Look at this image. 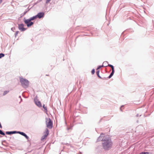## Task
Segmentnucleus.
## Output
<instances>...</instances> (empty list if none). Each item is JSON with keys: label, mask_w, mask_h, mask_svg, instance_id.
<instances>
[{"label": "nucleus", "mask_w": 154, "mask_h": 154, "mask_svg": "<svg viewBox=\"0 0 154 154\" xmlns=\"http://www.w3.org/2000/svg\"><path fill=\"white\" fill-rule=\"evenodd\" d=\"M102 145L103 149L106 150H109L111 148L112 143L111 139L108 136H104L102 139Z\"/></svg>", "instance_id": "nucleus-1"}, {"label": "nucleus", "mask_w": 154, "mask_h": 154, "mask_svg": "<svg viewBox=\"0 0 154 154\" xmlns=\"http://www.w3.org/2000/svg\"><path fill=\"white\" fill-rule=\"evenodd\" d=\"M20 82L23 87L26 88L28 86L29 82L27 80L21 78L20 79Z\"/></svg>", "instance_id": "nucleus-2"}, {"label": "nucleus", "mask_w": 154, "mask_h": 154, "mask_svg": "<svg viewBox=\"0 0 154 154\" xmlns=\"http://www.w3.org/2000/svg\"><path fill=\"white\" fill-rule=\"evenodd\" d=\"M46 122L47 127L49 128H51L52 127V122L50 119H46Z\"/></svg>", "instance_id": "nucleus-3"}, {"label": "nucleus", "mask_w": 154, "mask_h": 154, "mask_svg": "<svg viewBox=\"0 0 154 154\" xmlns=\"http://www.w3.org/2000/svg\"><path fill=\"white\" fill-rule=\"evenodd\" d=\"M28 19H26L25 18L24 19V22L26 24L28 27H29L33 24V23L31 22V21H27Z\"/></svg>", "instance_id": "nucleus-4"}, {"label": "nucleus", "mask_w": 154, "mask_h": 154, "mask_svg": "<svg viewBox=\"0 0 154 154\" xmlns=\"http://www.w3.org/2000/svg\"><path fill=\"white\" fill-rule=\"evenodd\" d=\"M18 28L22 31H24L26 29V28H24V25L23 24H19Z\"/></svg>", "instance_id": "nucleus-5"}, {"label": "nucleus", "mask_w": 154, "mask_h": 154, "mask_svg": "<svg viewBox=\"0 0 154 154\" xmlns=\"http://www.w3.org/2000/svg\"><path fill=\"white\" fill-rule=\"evenodd\" d=\"M49 131L47 129L46 130V131L44 135L41 138V140H43L46 137H47Z\"/></svg>", "instance_id": "nucleus-6"}, {"label": "nucleus", "mask_w": 154, "mask_h": 154, "mask_svg": "<svg viewBox=\"0 0 154 154\" xmlns=\"http://www.w3.org/2000/svg\"><path fill=\"white\" fill-rule=\"evenodd\" d=\"M36 16H37V18L38 17L39 18H41L43 17L44 13L43 12L39 13Z\"/></svg>", "instance_id": "nucleus-7"}, {"label": "nucleus", "mask_w": 154, "mask_h": 154, "mask_svg": "<svg viewBox=\"0 0 154 154\" xmlns=\"http://www.w3.org/2000/svg\"><path fill=\"white\" fill-rule=\"evenodd\" d=\"M18 133L20 134L21 135L24 136L26 139H28L29 137L25 133H24L23 132H20V131H18Z\"/></svg>", "instance_id": "nucleus-8"}, {"label": "nucleus", "mask_w": 154, "mask_h": 154, "mask_svg": "<svg viewBox=\"0 0 154 154\" xmlns=\"http://www.w3.org/2000/svg\"><path fill=\"white\" fill-rule=\"evenodd\" d=\"M35 103L36 104L38 107H42V104L38 100H36L35 101Z\"/></svg>", "instance_id": "nucleus-9"}, {"label": "nucleus", "mask_w": 154, "mask_h": 154, "mask_svg": "<svg viewBox=\"0 0 154 154\" xmlns=\"http://www.w3.org/2000/svg\"><path fill=\"white\" fill-rule=\"evenodd\" d=\"M37 18V16H33L32 17H31L29 19H28V20H27V21H31L32 20H33L36 19Z\"/></svg>", "instance_id": "nucleus-10"}, {"label": "nucleus", "mask_w": 154, "mask_h": 154, "mask_svg": "<svg viewBox=\"0 0 154 154\" xmlns=\"http://www.w3.org/2000/svg\"><path fill=\"white\" fill-rule=\"evenodd\" d=\"M108 62L107 61H104L103 63V65H102V66H104V67H106L108 66Z\"/></svg>", "instance_id": "nucleus-11"}, {"label": "nucleus", "mask_w": 154, "mask_h": 154, "mask_svg": "<svg viewBox=\"0 0 154 154\" xmlns=\"http://www.w3.org/2000/svg\"><path fill=\"white\" fill-rule=\"evenodd\" d=\"M114 70H112V72L110 75L108 77V78L109 79L113 75L114 73Z\"/></svg>", "instance_id": "nucleus-12"}, {"label": "nucleus", "mask_w": 154, "mask_h": 154, "mask_svg": "<svg viewBox=\"0 0 154 154\" xmlns=\"http://www.w3.org/2000/svg\"><path fill=\"white\" fill-rule=\"evenodd\" d=\"M15 133V131H10V132L7 131L6 133L8 134H14Z\"/></svg>", "instance_id": "nucleus-13"}, {"label": "nucleus", "mask_w": 154, "mask_h": 154, "mask_svg": "<svg viewBox=\"0 0 154 154\" xmlns=\"http://www.w3.org/2000/svg\"><path fill=\"white\" fill-rule=\"evenodd\" d=\"M108 66L112 68V70H114V67L112 65L110 64H108Z\"/></svg>", "instance_id": "nucleus-14"}, {"label": "nucleus", "mask_w": 154, "mask_h": 154, "mask_svg": "<svg viewBox=\"0 0 154 154\" xmlns=\"http://www.w3.org/2000/svg\"><path fill=\"white\" fill-rule=\"evenodd\" d=\"M99 72H100L99 70H97V71L96 72V74L99 77L101 78L100 77V75H99Z\"/></svg>", "instance_id": "nucleus-15"}, {"label": "nucleus", "mask_w": 154, "mask_h": 154, "mask_svg": "<svg viewBox=\"0 0 154 154\" xmlns=\"http://www.w3.org/2000/svg\"><path fill=\"white\" fill-rule=\"evenodd\" d=\"M149 152H142L140 153V154H149Z\"/></svg>", "instance_id": "nucleus-16"}, {"label": "nucleus", "mask_w": 154, "mask_h": 154, "mask_svg": "<svg viewBox=\"0 0 154 154\" xmlns=\"http://www.w3.org/2000/svg\"><path fill=\"white\" fill-rule=\"evenodd\" d=\"M4 54L2 53L0 54V58L4 56Z\"/></svg>", "instance_id": "nucleus-17"}, {"label": "nucleus", "mask_w": 154, "mask_h": 154, "mask_svg": "<svg viewBox=\"0 0 154 154\" xmlns=\"http://www.w3.org/2000/svg\"><path fill=\"white\" fill-rule=\"evenodd\" d=\"M19 32L18 31H17L16 32L15 34V37H16L17 36V35L18 33H19Z\"/></svg>", "instance_id": "nucleus-18"}, {"label": "nucleus", "mask_w": 154, "mask_h": 154, "mask_svg": "<svg viewBox=\"0 0 154 154\" xmlns=\"http://www.w3.org/2000/svg\"><path fill=\"white\" fill-rule=\"evenodd\" d=\"M0 134L3 135H5V133L3 132L1 130H0Z\"/></svg>", "instance_id": "nucleus-19"}, {"label": "nucleus", "mask_w": 154, "mask_h": 154, "mask_svg": "<svg viewBox=\"0 0 154 154\" xmlns=\"http://www.w3.org/2000/svg\"><path fill=\"white\" fill-rule=\"evenodd\" d=\"M95 71L94 69H93L91 71V73L92 74H94V73Z\"/></svg>", "instance_id": "nucleus-20"}, {"label": "nucleus", "mask_w": 154, "mask_h": 154, "mask_svg": "<svg viewBox=\"0 0 154 154\" xmlns=\"http://www.w3.org/2000/svg\"><path fill=\"white\" fill-rule=\"evenodd\" d=\"M102 67H103V66H99L97 69V70H98V69H100V68H101Z\"/></svg>", "instance_id": "nucleus-21"}, {"label": "nucleus", "mask_w": 154, "mask_h": 154, "mask_svg": "<svg viewBox=\"0 0 154 154\" xmlns=\"http://www.w3.org/2000/svg\"><path fill=\"white\" fill-rule=\"evenodd\" d=\"M8 92V91H5L4 93H3V95H5L6 94H7Z\"/></svg>", "instance_id": "nucleus-22"}, {"label": "nucleus", "mask_w": 154, "mask_h": 154, "mask_svg": "<svg viewBox=\"0 0 154 154\" xmlns=\"http://www.w3.org/2000/svg\"><path fill=\"white\" fill-rule=\"evenodd\" d=\"M102 134H101V135L99 137V139H101L102 138V137H103V136H102Z\"/></svg>", "instance_id": "nucleus-23"}, {"label": "nucleus", "mask_w": 154, "mask_h": 154, "mask_svg": "<svg viewBox=\"0 0 154 154\" xmlns=\"http://www.w3.org/2000/svg\"><path fill=\"white\" fill-rule=\"evenodd\" d=\"M51 0H47L46 1V3H48Z\"/></svg>", "instance_id": "nucleus-24"}, {"label": "nucleus", "mask_w": 154, "mask_h": 154, "mask_svg": "<svg viewBox=\"0 0 154 154\" xmlns=\"http://www.w3.org/2000/svg\"><path fill=\"white\" fill-rule=\"evenodd\" d=\"M43 107L44 108V109H46V108L45 106V105H44L43 106Z\"/></svg>", "instance_id": "nucleus-25"}, {"label": "nucleus", "mask_w": 154, "mask_h": 154, "mask_svg": "<svg viewBox=\"0 0 154 154\" xmlns=\"http://www.w3.org/2000/svg\"><path fill=\"white\" fill-rule=\"evenodd\" d=\"M2 0H0V4L2 2Z\"/></svg>", "instance_id": "nucleus-26"}]
</instances>
